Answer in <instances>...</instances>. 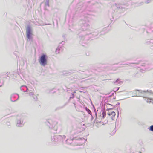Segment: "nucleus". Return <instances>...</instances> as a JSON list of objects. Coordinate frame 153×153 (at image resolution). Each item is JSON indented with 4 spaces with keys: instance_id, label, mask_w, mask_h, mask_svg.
<instances>
[{
    "instance_id": "obj_1",
    "label": "nucleus",
    "mask_w": 153,
    "mask_h": 153,
    "mask_svg": "<svg viewBox=\"0 0 153 153\" xmlns=\"http://www.w3.org/2000/svg\"><path fill=\"white\" fill-rule=\"evenodd\" d=\"M46 57V56L44 54L41 56L39 62L41 65L44 66L47 64V61Z\"/></svg>"
},
{
    "instance_id": "obj_2",
    "label": "nucleus",
    "mask_w": 153,
    "mask_h": 153,
    "mask_svg": "<svg viewBox=\"0 0 153 153\" xmlns=\"http://www.w3.org/2000/svg\"><path fill=\"white\" fill-rule=\"evenodd\" d=\"M26 35L27 38L29 39L32 38V35H33L30 27L28 26L26 29Z\"/></svg>"
},
{
    "instance_id": "obj_3",
    "label": "nucleus",
    "mask_w": 153,
    "mask_h": 153,
    "mask_svg": "<svg viewBox=\"0 0 153 153\" xmlns=\"http://www.w3.org/2000/svg\"><path fill=\"white\" fill-rule=\"evenodd\" d=\"M108 115L112 119V120H113L114 118V117L116 115L114 111H112L111 112H109L108 114Z\"/></svg>"
},
{
    "instance_id": "obj_4",
    "label": "nucleus",
    "mask_w": 153,
    "mask_h": 153,
    "mask_svg": "<svg viewBox=\"0 0 153 153\" xmlns=\"http://www.w3.org/2000/svg\"><path fill=\"white\" fill-rule=\"evenodd\" d=\"M143 93L144 94H145L146 96V97H147L149 96V95L150 94V93L148 92H146V91H143Z\"/></svg>"
},
{
    "instance_id": "obj_5",
    "label": "nucleus",
    "mask_w": 153,
    "mask_h": 153,
    "mask_svg": "<svg viewBox=\"0 0 153 153\" xmlns=\"http://www.w3.org/2000/svg\"><path fill=\"white\" fill-rule=\"evenodd\" d=\"M149 130L151 131H153V125L150 126Z\"/></svg>"
},
{
    "instance_id": "obj_6",
    "label": "nucleus",
    "mask_w": 153,
    "mask_h": 153,
    "mask_svg": "<svg viewBox=\"0 0 153 153\" xmlns=\"http://www.w3.org/2000/svg\"><path fill=\"white\" fill-rule=\"evenodd\" d=\"M149 100H150V101H149V102H151V100H152V99H149ZM149 99H147V102H149Z\"/></svg>"
},
{
    "instance_id": "obj_7",
    "label": "nucleus",
    "mask_w": 153,
    "mask_h": 153,
    "mask_svg": "<svg viewBox=\"0 0 153 153\" xmlns=\"http://www.w3.org/2000/svg\"><path fill=\"white\" fill-rule=\"evenodd\" d=\"M139 153H141V152H140Z\"/></svg>"
}]
</instances>
